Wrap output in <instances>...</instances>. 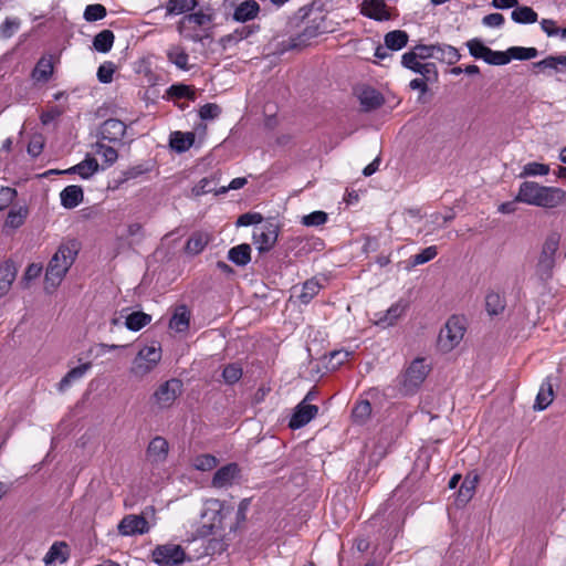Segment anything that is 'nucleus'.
Instances as JSON below:
<instances>
[{
  "instance_id": "1",
  "label": "nucleus",
  "mask_w": 566,
  "mask_h": 566,
  "mask_svg": "<svg viewBox=\"0 0 566 566\" xmlns=\"http://www.w3.org/2000/svg\"><path fill=\"white\" fill-rule=\"evenodd\" d=\"M80 251L76 240L62 243L51 258L45 272V290L56 289L74 263Z\"/></svg>"
},
{
  "instance_id": "2",
  "label": "nucleus",
  "mask_w": 566,
  "mask_h": 566,
  "mask_svg": "<svg viewBox=\"0 0 566 566\" xmlns=\"http://www.w3.org/2000/svg\"><path fill=\"white\" fill-rule=\"evenodd\" d=\"M566 199V191L556 187L541 186L534 181L521 184L515 200L527 205L555 208Z\"/></svg>"
},
{
  "instance_id": "3",
  "label": "nucleus",
  "mask_w": 566,
  "mask_h": 566,
  "mask_svg": "<svg viewBox=\"0 0 566 566\" xmlns=\"http://www.w3.org/2000/svg\"><path fill=\"white\" fill-rule=\"evenodd\" d=\"M429 373L428 365L424 364V359H415L406 371L397 378L398 392L402 397H408L420 388Z\"/></svg>"
},
{
  "instance_id": "4",
  "label": "nucleus",
  "mask_w": 566,
  "mask_h": 566,
  "mask_svg": "<svg viewBox=\"0 0 566 566\" xmlns=\"http://www.w3.org/2000/svg\"><path fill=\"white\" fill-rule=\"evenodd\" d=\"M213 19L214 14L211 9H200L197 12L185 15L180 20L178 29L180 33L185 34V36L197 42L202 39V36L196 32L197 29L202 31L208 30L211 27Z\"/></svg>"
},
{
  "instance_id": "5",
  "label": "nucleus",
  "mask_w": 566,
  "mask_h": 566,
  "mask_svg": "<svg viewBox=\"0 0 566 566\" xmlns=\"http://www.w3.org/2000/svg\"><path fill=\"white\" fill-rule=\"evenodd\" d=\"M560 237L558 233L547 235L536 264V274L542 281H547L553 276L555 268L556 253L558 251Z\"/></svg>"
},
{
  "instance_id": "6",
  "label": "nucleus",
  "mask_w": 566,
  "mask_h": 566,
  "mask_svg": "<svg viewBox=\"0 0 566 566\" xmlns=\"http://www.w3.org/2000/svg\"><path fill=\"white\" fill-rule=\"evenodd\" d=\"M161 359V348L159 345L143 347L132 361L129 373L136 378H144L153 371Z\"/></svg>"
},
{
  "instance_id": "7",
  "label": "nucleus",
  "mask_w": 566,
  "mask_h": 566,
  "mask_svg": "<svg viewBox=\"0 0 566 566\" xmlns=\"http://www.w3.org/2000/svg\"><path fill=\"white\" fill-rule=\"evenodd\" d=\"M465 333L463 321L459 316H451L438 336V345L443 352H450L462 340Z\"/></svg>"
},
{
  "instance_id": "8",
  "label": "nucleus",
  "mask_w": 566,
  "mask_h": 566,
  "mask_svg": "<svg viewBox=\"0 0 566 566\" xmlns=\"http://www.w3.org/2000/svg\"><path fill=\"white\" fill-rule=\"evenodd\" d=\"M279 237V226L273 219H266L264 223L255 224L252 231L253 243L259 253H265L273 249Z\"/></svg>"
},
{
  "instance_id": "9",
  "label": "nucleus",
  "mask_w": 566,
  "mask_h": 566,
  "mask_svg": "<svg viewBox=\"0 0 566 566\" xmlns=\"http://www.w3.org/2000/svg\"><path fill=\"white\" fill-rule=\"evenodd\" d=\"M467 46L471 56L481 59L488 64L505 65L510 63V56L506 55V52L493 51L478 38L469 40Z\"/></svg>"
},
{
  "instance_id": "10",
  "label": "nucleus",
  "mask_w": 566,
  "mask_h": 566,
  "mask_svg": "<svg viewBox=\"0 0 566 566\" xmlns=\"http://www.w3.org/2000/svg\"><path fill=\"white\" fill-rule=\"evenodd\" d=\"M155 509L153 506H148L145 509L142 515L129 514L122 518L118 524V533L123 536H134V535H143L147 534L150 530L149 524L145 517V515L154 514Z\"/></svg>"
},
{
  "instance_id": "11",
  "label": "nucleus",
  "mask_w": 566,
  "mask_h": 566,
  "mask_svg": "<svg viewBox=\"0 0 566 566\" xmlns=\"http://www.w3.org/2000/svg\"><path fill=\"white\" fill-rule=\"evenodd\" d=\"M186 554L180 545L167 543L153 551V560L159 566H177L184 563Z\"/></svg>"
},
{
  "instance_id": "12",
  "label": "nucleus",
  "mask_w": 566,
  "mask_h": 566,
  "mask_svg": "<svg viewBox=\"0 0 566 566\" xmlns=\"http://www.w3.org/2000/svg\"><path fill=\"white\" fill-rule=\"evenodd\" d=\"M182 392V382L172 378L161 384L153 395L155 403L160 409L169 408Z\"/></svg>"
},
{
  "instance_id": "13",
  "label": "nucleus",
  "mask_w": 566,
  "mask_h": 566,
  "mask_svg": "<svg viewBox=\"0 0 566 566\" xmlns=\"http://www.w3.org/2000/svg\"><path fill=\"white\" fill-rule=\"evenodd\" d=\"M323 33L321 24L315 20L308 22L304 29L295 36H291L289 40L281 42L282 52L287 50L301 49L308 44V42Z\"/></svg>"
},
{
  "instance_id": "14",
  "label": "nucleus",
  "mask_w": 566,
  "mask_h": 566,
  "mask_svg": "<svg viewBox=\"0 0 566 566\" xmlns=\"http://www.w3.org/2000/svg\"><path fill=\"white\" fill-rule=\"evenodd\" d=\"M242 476V471L237 463H228L219 468L212 480L211 486L214 489H229L233 486Z\"/></svg>"
},
{
  "instance_id": "15",
  "label": "nucleus",
  "mask_w": 566,
  "mask_h": 566,
  "mask_svg": "<svg viewBox=\"0 0 566 566\" xmlns=\"http://www.w3.org/2000/svg\"><path fill=\"white\" fill-rule=\"evenodd\" d=\"M169 453V443L166 438L156 436L150 440L146 449V461L153 465L166 462Z\"/></svg>"
},
{
  "instance_id": "16",
  "label": "nucleus",
  "mask_w": 566,
  "mask_h": 566,
  "mask_svg": "<svg viewBox=\"0 0 566 566\" xmlns=\"http://www.w3.org/2000/svg\"><path fill=\"white\" fill-rule=\"evenodd\" d=\"M318 413V407L311 403L301 401L295 408L294 412L289 421V427L293 430L303 428L311 420H313Z\"/></svg>"
},
{
  "instance_id": "17",
  "label": "nucleus",
  "mask_w": 566,
  "mask_h": 566,
  "mask_svg": "<svg viewBox=\"0 0 566 566\" xmlns=\"http://www.w3.org/2000/svg\"><path fill=\"white\" fill-rule=\"evenodd\" d=\"M221 509L222 504L218 500H209L206 502V509L202 512L201 517L202 520H207L208 523L202 525L200 531L201 536L210 535L216 524L221 522Z\"/></svg>"
},
{
  "instance_id": "18",
  "label": "nucleus",
  "mask_w": 566,
  "mask_h": 566,
  "mask_svg": "<svg viewBox=\"0 0 566 566\" xmlns=\"http://www.w3.org/2000/svg\"><path fill=\"white\" fill-rule=\"evenodd\" d=\"M361 14L375 21H388L392 13L384 0H364L361 4Z\"/></svg>"
},
{
  "instance_id": "19",
  "label": "nucleus",
  "mask_w": 566,
  "mask_h": 566,
  "mask_svg": "<svg viewBox=\"0 0 566 566\" xmlns=\"http://www.w3.org/2000/svg\"><path fill=\"white\" fill-rule=\"evenodd\" d=\"M125 133L126 125L117 118L106 119L98 129L99 137L109 143L120 142Z\"/></svg>"
},
{
  "instance_id": "20",
  "label": "nucleus",
  "mask_w": 566,
  "mask_h": 566,
  "mask_svg": "<svg viewBox=\"0 0 566 566\" xmlns=\"http://www.w3.org/2000/svg\"><path fill=\"white\" fill-rule=\"evenodd\" d=\"M407 305L401 301L392 304L387 311L375 314V324L382 328L392 326L402 316Z\"/></svg>"
},
{
  "instance_id": "21",
  "label": "nucleus",
  "mask_w": 566,
  "mask_h": 566,
  "mask_svg": "<svg viewBox=\"0 0 566 566\" xmlns=\"http://www.w3.org/2000/svg\"><path fill=\"white\" fill-rule=\"evenodd\" d=\"M361 109L364 112H371L379 108L385 99L384 96L375 88L365 86L357 92Z\"/></svg>"
},
{
  "instance_id": "22",
  "label": "nucleus",
  "mask_w": 566,
  "mask_h": 566,
  "mask_svg": "<svg viewBox=\"0 0 566 566\" xmlns=\"http://www.w3.org/2000/svg\"><path fill=\"white\" fill-rule=\"evenodd\" d=\"M433 53L434 60L448 65H453L461 59L458 49L447 43H434Z\"/></svg>"
},
{
  "instance_id": "23",
  "label": "nucleus",
  "mask_w": 566,
  "mask_h": 566,
  "mask_svg": "<svg viewBox=\"0 0 566 566\" xmlns=\"http://www.w3.org/2000/svg\"><path fill=\"white\" fill-rule=\"evenodd\" d=\"M195 143V133L192 132H172L169 136V146L176 153L187 151Z\"/></svg>"
},
{
  "instance_id": "24",
  "label": "nucleus",
  "mask_w": 566,
  "mask_h": 566,
  "mask_svg": "<svg viewBox=\"0 0 566 566\" xmlns=\"http://www.w3.org/2000/svg\"><path fill=\"white\" fill-rule=\"evenodd\" d=\"M83 189L76 185L65 187L61 193V205L66 209H73L83 201Z\"/></svg>"
},
{
  "instance_id": "25",
  "label": "nucleus",
  "mask_w": 566,
  "mask_h": 566,
  "mask_svg": "<svg viewBox=\"0 0 566 566\" xmlns=\"http://www.w3.org/2000/svg\"><path fill=\"white\" fill-rule=\"evenodd\" d=\"M91 367H92L91 363H84L77 367L72 368L70 371H67L57 385L59 391L63 392V391L67 390L73 382L82 379L85 376V374L91 369Z\"/></svg>"
},
{
  "instance_id": "26",
  "label": "nucleus",
  "mask_w": 566,
  "mask_h": 566,
  "mask_svg": "<svg viewBox=\"0 0 566 566\" xmlns=\"http://www.w3.org/2000/svg\"><path fill=\"white\" fill-rule=\"evenodd\" d=\"M227 188L226 186L218 187V180L216 177H206L202 178L193 188L192 193L196 197L207 195V193H214V195H221L226 193Z\"/></svg>"
},
{
  "instance_id": "27",
  "label": "nucleus",
  "mask_w": 566,
  "mask_h": 566,
  "mask_svg": "<svg viewBox=\"0 0 566 566\" xmlns=\"http://www.w3.org/2000/svg\"><path fill=\"white\" fill-rule=\"evenodd\" d=\"M99 169L98 163L94 157L87 156L77 165L66 169L65 174H77L81 178L87 179Z\"/></svg>"
},
{
  "instance_id": "28",
  "label": "nucleus",
  "mask_w": 566,
  "mask_h": 566,
  "mask_svg": "<svg viewBox=\"0 0 566 566\" xmlns=\"http://www.w3.org/2000/svg\"><path fill=\"white\" fill-rule=\"evenodd\" d=\"M17 276V268L13 262L6 261L0 265V297L6 295Z\"/></svg>"
},
{
  "instance_id": "29",
  "label": "nucleus",
  "mask_w": 566,
  "mask_h": 566,
  "mask_svg": "<svg viewBox=\"0 0 566 566\" xmlns=\"http://www.w3.org/2000/svg\"><path fill=\"white\" fill-rule=\"evenodd\" d=\"M506 307L505 296L491 291L485 295V310L490 316H497L503 313Z\"/></svg>"
},
{
  "instance_id": "30",
  "label": "nucleus",
  "mask_w": 566,
  "mask_h": 566,
  "mask_svg": "<svg viewBox=\"0 0 566 566\" xmlns=\"http://www.w3.org/2000/svg\"><path fill=\"white\" fill-rule=\"evenodd\" d=\"M409 35L406 31L394 30L385 34L384 43L391 51H399L408 43Z\"/></svg>"
},
{
  "instance_id": "31",
  "label": "nucleus",
  "mask_w": 566,
  "mask_h": 566,
  "mask_svg": "<svg viewBox=\"0 0 566 566\" xmlns=\"http://www.w3.org/2000/svg\"><path fill=\"white\" fill-rule=\"evenodd\" d=\"M167 59L180 70L188 71L190 69L188 63L189 55L180 45H171L167 50Z\"/></svg>"
},
{
  "instance_id": "32",
  "label": "nucleus",
  "mask_w": 566,
  "mask_h": 566,
  "mask_svg": "<svg viewBox=\"0 0 566 566\" xmlns=\"http://www.w3.org/2000/svg\"><path fill=\"white\" fill-rule=\"evenodd\" d=\"M553 398V386L548 380H546L539 387L535 399L534 409L539 411L545 410L552 403Z\"/></svg>"
},
{
  "instance_id": "33",
  "label": "nucleus",
  "mask_w": 566,
  "mask_h": 566,
  "mask_svg": "<svg viewBox=\"0 0 566 566\" xmlns=\"http://www.w3.org/2000/svg\"><path fill=\"white\" fill-rule=\"evenodd\" d=\"M210 241V234L207 232H195L187 241L186 251L190 254H199L203 251Z\"/></svg>"
},
{
  "instance_id": "34",
  "label": "nucleus",
  "mask_w": 566,
  "mask_h": 566,
  "mask_svg": "<svg viewBox=\"0 0 566 566\" xmlns=\"http://www.w3.org/2000/svg\"><path fill=\"white\" fill-rule=\"evenodd\" d=\"M189 311L185 305H180L175 310V313L169 322V327L176 332H184L189 327Z\"/></svg>"
},
{
  "instance_id": "35",
  "label": "nucleus",
  "mask_w": 566,
  "mask_h": 566,
  "mask_svg": "<svg viewBox=\"0 0 566 566\" xmlns=\"http://www.w3.org/2000/svg\"><path fill=\"white\" fill-rule=\"evenodd\" d=\"M537 13L531 8L526 6H515L514 10L511 13V19L515 23L520 24H531L537 21Z\"/></svg>"
},
{
  "instance_id": "36",
  "label": "nucleus",
  "mask_w": 566,
  "mask_h": 566,
  "mask_svg": "<svg viewBox=\"0 0 566 566\" xmlns=\"http://www.w3.org/2000/svg\"><path fill=\"white\" fill-rule=\"evenodd\" d=\"M115 35L111 30H103L94 36L93 46L97 52L107 53L113 48Z\"/></svg>"
},
{
  "instance_id": "37",
  "label": "nucleus",
  "mask_w": 566,
  "mask_h": 566,
  "mask_svg": "<svg viewBox=\"0 0 566 566\" xmlns=\"http://www.w3.org/2000/svg\"><path fill=\"white\" fill-rule=\"evenodd\" d=\"M478 482V478L475 476L473 480L465 479L457 494L455 503L458 506L465 505L474 495L475 484Z\"/></svg>"
},
{
  "instance_id": "38",
  "label": "nucleus",
  "mask_w": 566,
  "mask_h": 566,
  "mask_svg": "<svg viewBox=\"0 0 566 566\" xmlns=\"http://www.w3.org/2000/svg\"><path fill=\"white\" fill-rule=\"evenodd\" d=\"M151 322V316L144 312H134L126 317L125 325L129 331L138 332Z\"/></svg>"
},
{
  "instance_id": "39",
  "label": "nucleus",
  "mask_w": 566,
  "mask_h": 566,
  "mask_svg": "<svg viewBox=\"0 0 566 566\" xmlns=\"http://www.w3.org/2000/svg\"><path fill=\"white\" fill-rule=\"evenodd\" d=\"M196 4V0H168L166 11L169 15H178L192 10Z\"/></svg>"
},
{
  "instance_id": "40",
  "label": "nucleus",
  "mask_w": 566,
  "mask_h": 566,
  "mask_svg": "<svg viewBox=\"0 0 566 566\" xmlns=\"http://www.w3.org/2000/svg\"><path fill=\"white\" fill-rule=\"evenodd\" d=\"M93 151L95 155L99 156L105 165L112 166L118 158L117 150L111 146H106L103 143H95L93 146Z\"/></svg>"
},
{
  "instance_id": "41",
  "label": "nucleus",
  "mask_w": 566,
  "mask_h": 566,
  "mask_svg": "<svg viewBox=\"0 0 566 566\" xmlns=\"http://www.w3.org/2000/svg\"><path fill=\"white\" fill-rule=\"evenodd\" d=\"M52 73V62L46 59H40L32 72V78L36 82H46L51 77Z\"/></svg>"
},
{
  "instance_id": "42",
  "label": "nucleus",
  "mask_w": 566,
  "mask_h": 566,
  "mask_svg": "<svg viewBox=\"0 0 566 566\" xmlns=\"http://www.w3.org/2000/svg\"><path fill=\"white\" fill-rule=\"evenodd\" d=\"M66 544L63 542H55L46 553L44 557V562L46 566H50L51 564L55 562L63 563L66 560V554H65Z\"/></svg>"
},
{
  "instance_id": "43",
  "label": "nucleus",
  "mask_w": 566,
  "mask_h": 566,
  "mask_svg": "<svg viewBox=\"0 0 566 566\" xmlns=\"http://www.w3.org/2000/svg\"><path fill=\"white\" fill-rule=\"evenodd\" d=\"M219 460L209 453L199 454L192 459V467L198 471H211L217 468Z\"/></svg>"
},
{
  "instance_id": "44",
  "label": "nucleus",
  "mask_w": 566,
  "mask_h": 566,
  "mask_svg": "<svg viewBox=\"0 0 566 566\" xmlns=\"http://www.w3.org/2000/svg\"><path fill=\"white\" fill-rule=\"evenodd\" d=\"M268 307L266 295L255 291L253 297H250V308H253L252 319H259Z\"/></svg>"
},
{
  "instance_id": "45",
  "label": "nucleus",
  "mask_w": 566,
  "mask_h": 566,
  "mask_svg": "<svg viewBox=\"0 0 566 566\" xmlns=\"http://www.w3.org/2000/svg\"><path fill=\"white\" fill-rule=\"evenodd\" d=\"M506 55L510 56V61L512 59L525 61L536 57L538 51L535 48L512 46L506 51Z\"/></svg>"
},
{
  "instance_id": "46",
  "label": "nucleus",
  "mask_w": 566,
  "mask_h": 566,
  "mask_svg": "<svg viewBox=\"0 0 566 566\" xmlns=\"http://www.w3.org/2000/svg\"><path fill=\"white\" fill-rule=\"evenodd\" d=\"M321 285L316 280H307L303 284L301 294L298 295L301 303L308 304L314 298V296L317 295Z\"/></svg>"
},
{
  "instance_id": "47",
  "label": "nucleus",
  "mask_w": 566,
  "mask_h": 566,
  "mask_svg": "<svg viewBox=\"0 0 566 566\" xmlns=\"http://www.w3.org/2000/svg\"><path fill=\"white\" fill-rule=\"evenodd\" d=\"M438 254V250L436 245L428 247L423 249L420 253L412 255L409 259L410 266H417L420 264H424L431 260H433Z\"/></svg>"
},
{
  "instance_id": "48",
  "label": "nucleus",
  "mask_w": 566,
  "mask_h": 566,
  "mask_svg": "<svg viewBox=\"0 0 566 566\" xmlns=\"http://www.w3.org/2000/svg\"><path fill=\"white\" fill-rule=\"evenodd\" d=\"M228 259L237 265H245L248 263V243H242L230 249Z\"/></svg>"
},
{
  "instance_id": "49",
  "label": "nucleus",
  "mask_w": 566,
  "mask_h": 566,
  "mask_svg": "<svg viewBox=\"0 0 566 566\" xmlns=\"http://www.w3.org/2000/svg\"><path fill=\"white\" fill-rule=\"evenodd\" d=\"M106 14V8L103 4L95 3L85 8L83 17L87 22H94L104 19Z\"/></svg>"
},
{
  "instance_id": "50",
  "label": "nucleus",
  "mask_w": 566,
  "mask_h": 566,
  "mask_svg": "<svg viewBox=\"0 0 566 566\" xmlns=\"http://www.w3.org/2000/svg\"><path fill=\"white\" fill-rule=\"evenodd\" d=\"M21 21L18 18H7L0 25V38L8 40L20 29Z\"/></svg>"
},
{
  "instance_id": "51",
  "label": "nucleus",
  "mask_w": 566,
  "mask_h": 566,
  "mask_svg": "<svg viewBox=\"0 0 566 566\" xmlns=\"http://www.w3.org/2000/svg\"><path fill=\"white\" fill-rule=\"evenodd\" d=\"M549 172V166L536 161H532L526 164L523 167L522 172L520 174V177H527V176H545Z\"/></svg>"
},
{
  "instance_id": "52",
  "label": "nucleus",
  "mask_w": 566,
  "mask_h": 566,
  "mask_svg": "<svg viewBox=\"0 0 566 566\" xmlns=\"http://www.w3.org/2000/svg\"><path fill=\"white\" fill-rule=\"evenodd\" d=\"M243 375V370L240 364L232 363L224 367L222 377L224 381L229 385H232L240 380Z\"/></svg>"
},
{
  "instance_id": "53",
  "label": "nucleus",
  "mask_w": 566,
  "mask_h": 566,
  "mask_svg": "<svg viewBox=\"0 0 566 566\" xmlns=\"http://www.w3.org/2000/svg\"><path fill=\"white\" fill-rule=\"evenodd\" d=\"M168 94L171 97H176V98H188L191 101H195V98H196L195 91L189 85H185V84L171 85L168 88Z\"/></svg>"
},
{
  "instance_id": "54",
  "label": "nucleus",
  "mask_w": 566,
  "mask_h": 566,
  "mask_svg": "<svg viewBox=\"0 0 566 566\" xmlns=\"http://www.w3.org/2000/svg\"><path fill=\"white\" fill-rule=\"evenodd\" d=\"M328 214L324 211H313L302 218V223L306 227H318L326 223Z\"/></svg>"
},
{
  "instance_id": "55",
  "label": "nucleus",
  "mask_w": 566,
  "mask_h": 566,
  "mask_svg": "<svg viewBox=\"0 0 566 566\" xmlns=\"http://www.w3.org/2000/svg\"><path fill=\"white\" fill-rule=\"evenodd\" d=\"M371 413V405L368 400H361L355 405L352 416L356 421L364 422Z\"/></svg>"
},
{
  "instance_id": "56",
  "label": "nucleus",
  "mask_w": 566,
  "mask_h": 566,
  "mask_svg": "<svg viewBox=\"0 0 566 566\" xmlns=\"http://www.w3.org/2000/svg\"><path fill=\"white\" fill-rule=\"evenodd\" d=\"M116 66L113 62L106 61L99 65L97 70V78L103 84H108L113 81V75L115 73Z\"/></svg>"
},
{
  "instance_id": "57",
  "label": "nucleus",
  "mask_w": 566,
  "mask_h": 566,
  "mask_svg": "<svg viewBox=\"0 0 566 566\" xmlns=\"http://www.w3.org/2000/svg\"><path fill=\"white\" fill-rule=\"evenodd\" d=\"M221 114V107L214 103H208L200 107L199 116L202 120L217 118Z\"/></svg>"
},
{
  "instance_id": "58",
  "label": "nucleus",
  "mask_w": 566,
  "mask_h": 566,
  "mask_svg": "<svg viewBox=\"0 0 566 566\" xmlns=\"http://www.w3.org/2000/svg\"><path fill=\"white\" fill-rule=\"evenodd\" d=\"M350 355L352 353L345 349L334 350L329 355L328 365L332 369H336L345 364Z\"/></svg>"
},
{
  "instance_id": "59",
  "label": "nucleus",
  "mask_w": 566,
  "mask_h": 566,
  "mask_svg": "<svg viewBox=\"0 0 566 566\" xmlns=\"http://www.w3.org/2000/svg\"><path fill=\"white\" fill-rule=\"evenodd\" d=\"M422 67L419 73L422 76L421 78H424L426 82H438L439 72L434 63H423Z\"/></svg>"
},
{
  "instance_id": "60",
  "label": "nucleus",
  "mask_w": 566,
  "mask_h": 566,
  "mask_svg": "<svg viewBox=\"0 0 566 566\" xmlns=\"http://www.w3.org/2000/svg\"><path fill=\"white\" fill-rule=\"evenodd\" d=\"M412 50L420 60L433 59L434 44H417Z\"/></svg>"
},
{
  "instance_id": "61",
  "label": "nucleus",
  "mask_w": 566,
  "mask_h": 566,
  "mask_svg": "<svg viewBox=\"0 0 566 566\" xmlns=\"http://www.w3.org/2000/svg\"><path fill=\"white\" fill-rule=\"evenodd\" d=\"M504 21H505V19L503 17V14L490 13L483 18L482 23L490 28H500L504 23Z\"/></svg>"
},
{
  "instance_id": "62",
  "label": "nucleus",
  "mask_w": 566,
  "mask_h": 566,
  "mask_svg": "<svg viewBox=\"0 0 566 566\" xmlns=\"http://www.w3.org/2000/svg\"><path fill=\"white\" fill-rule=\"evenodd\" d=\"M15 196L17 191L13 188L2 187L0 189V209L7 207L10 202H12Z\"/></svg>"
},
{
  "instance_id": "63",
  "label": "nucleus",
  "mask_w": 566,
  "mask_h": 566,
  "mask_svg": "<svg viewBox=\"0 0 566 566\" xmlns=\"http://www.w3.org/2000/svg\"><path fill=\"white\" fill-rule=\"evenodd\" d=\"M43 149V140L41 136L34 137L28 145V154L32 157H38Z\"/></svg>"
},
{
  "instance_id": "64",
  "label": "nucleus",
  "mask_w": 566,
  "mask_h": 566,
  "mask_svg": "<svg viewBox=\"0 0 566 566\" xmlns=\"http://www.w3.org/2000/svg\"><path fill=\"white\" fill-rule=\"evenodd\" d=\"M23 218L24 216L21 213V211L11 210L7 216L6 224L12 228H18L22 224Z\"/></svg>"
}]
</instances>
